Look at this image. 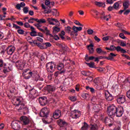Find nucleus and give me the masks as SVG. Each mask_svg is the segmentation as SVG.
I'll return each mask as SVG.
<instances>
[{
  "label": "nucleus",
  "mask_w": 130,
  "mask_h": 130,
  "mask_svg": "<svg viewBox=\"0 0 130 130\" xmlns=\"http://www.w3.org/2000/svg\"><path fill=\"white\" fill-rule=\"evenodd\" d=\"M107 113L111 118H113L115 114L117 117H121L123 114V107L117 108L114 105H112L108 108Z\"/></svg>",
  "instance_id": "obj_1"
},
{
  "label": "nucleus",
  "mask_w": 130,
  "mask_h": 130,
  "mask_svg": "<svg viewBox=\"0 0 130 130\" xmlns=\"http://www.w3.org/2000/svg\"><path fill=\"white\" fill-rule=\"evenodd\" d=\"M16 106H19L20 107L17 109L19 112H23L24 114H26L29 112V109L27 107V106L25 105V104L21 102V100L20 99H16Z\"/></svg>",
  "instance_id": "obj_2"
},
{
  "label": "nucleus",
  "mask_w": 130,
  "mask_h": 130,
  "mask_svg": "<svg viewBox=\"0 0 130 130\" xmlns=\"http://www.w3.org/2000/svg\"><path fill=\"white\" fill-rule=\"evenodd\" d=\"M73 31L71 34V37L74 38L75 36H78V32L82 31L83 27L81 26H73L72 27Z\"/></svg>",
  "instance_id": "obj_3"
},
{
  "label": "nucleus",
  "mask_w": 130,
  "mask_h": 130,
  "mask_svg": "<svg viewBox=\"0 0 130 130\" xmlns=\"http://www.w3.org/2000/svg\"><path fill=\"white\" fill-rule=\"evenodd\" d=\"M49 112H50V110L49 108H44L42 109L41 111H40V115L41 117H45L46 118H47V117H48Z\"/></svg>",
  "instance_id": "obj_4"
},
{
  "label": "nucleus",
  "mask_w": 130,
  "mask_h": 130,
  "mask_svg": "<svg viewBox=\"0 0 130 130\" xmlns=\"http://www.w3.org/2000/svg\"><path fill=\"white\" fill-rule=\"evenodd\" d=\"M46 69L48 73H52L55 70V66L52 62H49L46 64Z\"/></svg>",
  "instance_id": "obj_5"
},
{
  "label": "nucleus",
  "mask_w": 130,
  "mask_h": 130,
  "mask_svg": "<svg viewBox=\"0 0 130 130\" xmlns=\"http://www.w3.org/2000/svg\"><path fill=\"white\" fill-rule=\"evenodd\" d=\"M110 48L111 51L116 50L118 52L120 51L121 53H126V51L119 46L115 47V46L111 45L110 46Z\"/></svg>",
  "instance_id": "obj_6"
},
{
  "label": "nucleus",
  "mask_w": 130,
  "mask_h": 130,
  "mask_svg": "<svg viewBox=\"0 0 130 130\" xmlns=\"http://www.w3.org/2000/svg\"><path fill=\"white\" fill-rule=\"evenodd\" d=\"M43 91H44V92L47 91L48 93H50L51 94L52 92L55 91V87L52 85H47L44 88Z\"/></svg>",
  "instance_id": "obj_7"
},
{
  "label": "nucleus",
  "mask_w": 130,
  "mask_h": 130,
  "mask_svg": "<svg viewBox=\"0 0 130 130\" xmlns=\"http://www.w3.org/2000/svg\"><path fill=\"white\" fill-rule=\"evenodd\" d=\"M20 122L23 125H27L30 123V120L26 116H23L20 118Z\"/></svg>",
  "instance_id": "obj_8"
},
{
  "label": "nucleus",
  "mask_w": 130,
  "mask_h": 130,
  "mask_svg": "<svg viewBox=\"0 0 130 130\" xmlns=\"http://www.w3.org/2000/svg\"><path fill=\"white\" fill-rule=\"evenodd\" d=\"M39 101L41 106H45L47 104V98L45 96H41L39 98Z\"/></svg>",
  "instance_id": "obj_9"
},
{
  "label": "nucleus",
  "mask_w": 130,
  "mask_h": 130,
  "mask_svg": "<svg viewBox=\"0 0 130 130\" xmlns=\"http://www.w3.org/2000/svg\"><path fill=\"white\" fill-rule=\"evenodd\" d=\"M37 91L35 90L34 88H32L31 89L29 90V97L31 99H34V98H36V96H38Z\"/></svg>",
  "instance_id": "obj_10"
},
{
  "label": "nucleus",
  "mask_w": 130,
  "mask_h": 130,
  "mask_svg": "<svg viewBox=\"0 0 130 130\" xmlns=\"http://www.w3.org/2000/svg\"><path fill=\"white\" fill-rule=\"evenodd\" d=\"M42 8L45 10L44 14H50V13L52 12V10H51V6H49L46 7L44 4H42Z\"/></svg>",
  "instance_id": "obj_11"
},
{
  "label": "nucleus",
  "mask_w": 130,
  "mask_h": 130,
  "mask_svg": "<svg viewBox=\"0 0 130 130\" xmlns=\"http://www.w3.org/2000/svg\"><path fill=\"white\" fill-rule=\"evenodd\" d=\"M16 66L18 70H23L25 67V64L24 63L23 60H20L16 62Z\"/></svg>",
  "instance_id": "obj_12"
},
{
  "label": "nucleus",
  "mask_w": 130,
  "mask_h": 130,
  "mask_svg": "<svg viewBox=\"0 0 130 130\" xmlns=\"http://www.w3.org/2000/svg\"><path fill=\"white\" fill-rule=\"evenodd\" d=\"M72 112L73 114V117L75 119L79 118V117L82 115L81 111L79 110H74V111H72Z\"/></svg>",
  "instance_id": "obj_13"
},
{
  "label": "nucleus",
  "mask_w": 130,
  "mask_h": 130,
  "mask_svg": "<svg viewBox=\"0 0 130 130\" xmlns=\"http://www.w3.org/2000/svg\"><path fill=\"white\" fill-rule=\"evenodd\" d=\"M117 102L119 104H123L125 102V96L123 95L118 96L117 99Z\"/></svg>",
  "instance_id": "obj_14"
},
{
  "label": "nucleus",
  "mask_w": 130,
  "mask_h": 130,
  "mask_svg": "<svg viewBox=\"0 0 130 130\" xmlns=\"http://www.w3.org/2000/svg\"><path fill=\"white\" fill-rule=\"evenodd\" d=\"M13 28H15L16 30H17L18 34H20V35H23V34H24V30L21 29V27L17 25L16 24L13 23Z\"/></svg>",
  "instance_id": "obj_15"
},
{
  "label": "nucleus",
  "mask_w": 130,
  "mask_h": 130,
  "mask_svg": "<svg viewBox=\"0 0 130 130\" xmlns=\"http://www.w3.org/2000/svg\"><path fill=\"white\" fill-rule=\"evenodd\" d=\"M11 126L13 129L19 130L20 129V124L18 121H14L11 123Z\"/></svg>",
  "instance_id": "obj_16"
},
{
  "label": "nucleus",
  "mask_w": 130,
  "mask_h": 130,
  "mask_svg": "<svg viewBox=\"0 0 130 130\" xmlns=\"http://www.w3.org/2000/svg\"><path fill=\"white\" fill-rule=\"evenodd\" d=\"M105 95L107 101H112L113 100V96L109 93V91H106L105 92Z\"/></svg>",
  "instance_id": "obj_17"
},
{
  "label": "nucleus",
  "mask_w": 130,
  "mask_h": 130,
  "mask_svg": "<svg viewBox=\"0 0 130 130\" xmlns=\"http://www.w3.org/2000/svg\"><path fill=\"white\" fill-rule=\"evenodd\" d=\"M61 115V112L59 110L55 111L54 113H53V117L54 118V119H57V118H59Z\"/></svg>",
  "instance_id": "obj_18"
},
{
  "label": "nucleus",
  "mask_w": 130,
  "mask_h": 130,
  "mask_svg": "<svg viewBox=\"0 0 130 130\" xmlns=\"http://www.w3.org/2000/svg\"><path fill=\"white\" fill-rule=\"evenodd\" d=\"M57 123L58 124L59 126H67L68 122L62 119H59L57 120Z\"/></svg>",
  "instance_id": "obj_19"
},
{
  "label": "nucleus",
  "mask_w": 130,
  "mask_h": 130,
  "mask_svg": "<svg viewBox=\"0 0 130 130\" xmlns=\"http://www.w3.org/2000/svg\"><path fill=\"white\" fill-rule=\"evenodd\" d=\"M32 76H33V73H32V72H29L27 73V72H25L23 74V77L24 79H30V78H31Z\"/></svg>",
  "instance_id": "obj_20"
},
{
  "label": "nucleus",
  "mask_w": 130,
  "mask_h": 130,
  "mask_svg": "<svg viewBox=\"0 0 130 130\" xmlns=\"http://www.w3.org/2000/svg\"><path fill=\"white\" fill-rule=\"evenodd\" d=\"M14 51H15V47H9L7 49V53L9 55H12L14 53Z\"/></svg>",
  "instance_id": "obj_21"
},
{
  "label": "nucleus",
  "mask_w": 130,
  "mask_h": 130,
  "mask_svg": "<svg viewBox=\"0 0 130 130\" xmlns=\"http://www.w3.org/2000/svg\"><path fill=\"white\" fill-rule=\"evenodd\" d=\"M85 59L87 61H89V60H94V61H98H98H99V57L95 58V57L93 56H89V58H85Z\"/></svg>",
  "instance_id": "obj_22"
},
{
  "label": "nucleus",
  "mask_w": 130,
  "mask_h": 130,
  "mask_svg": "<svg viewBox=\"0 0 130 130\" xmlns=\"http://www.w3.org/2000/svg\"><path fill=\"white\" fill-rule=\"evenodd\" d=\"M26 6V4L24 2H21L20 4H18L16 6V8L17 10L21 11V8H24Z\"/></svg>",
  "instance_id": "obj_23"
},
{
  "label": "nucleus",
  "mask_w": 130,
  "mask_h": 130,
  "mask_svg": "<svg viewBox=\"0 0 130 130\" xmlns=\"http://www.w3.org/2000/svg\"><path fill=\"white\" fill-rule=\"evenodd\" d=\"M72 30H73V28H72L70 26H68L64 27V31L66 33H68V34H70V36L72 32H73Z\"/></svg>",
  "instance_id": "obj_24"
},
{
  "label": "nucleus",
  "mask_w": 130,
  "mask_h": 130,
  "mask_svg": "<svg viewBox=\"0 0 130 130\" xmlns=\"http://www.w3.org/2000/svg\"><path fill=\"white\" fill-rule=\"evenodd\" d=\"M94 5H95V6L97 7H103L104 8H105V3L104 2H95Z\"/></svg>",
  "instance_id": "obj_25"
},
{
  "label": "nucleus",
  "mask_w": 130,
  "mask_h": 130,
  "mask_svg": "<svg viewBox=\"0 0 130 130\" xmlns=\"http://www.w3.org/2000/svg\"><path fill=\"white\" fill-rule=\"evenodd\" d=\"M32 42H34L32 45L34 44L35 45H37V46H38V47H40L41 49H43L44 48V47H43V46H42V45H41V43H38L37 41L34 40Z\"/></svg>",
  "instance_id": "obj_26"
},
{
  "label": "nucleus",
  "mask_w": 130,
  "mask_h": 130,
  "mask_svg": "<svg viewBox=\"0 0 130 130\" xmlns=\"http://www.w3.org/2000/svg\"><path fill=\"white\" fill-rule=\"evenodd\" d=\"M82 75L83 76H85V77H90L91 75H92V73L89 71L86 72V71H82L81 72Z\"/></svg>",
  "instance_id": "obj_27"
},
{
  "label": "nucleus",
  "mask_w": 130,
  "mask_h": 130,
  "mask_svg": "<svg viewBox=\"0 0 130 130\" xmlns=\"http://www.w3.org/2000/svg\"><path fill=\"white\" fill-rule=\"evenodd\" d=\"M34 26H35V27H37V28L40 30V31H41V32H43V33H45V31L44 30V29L40 28V27H41V25H40V23H37V24H34Z\"/></svg>",
  "instance_id": "obj_28"
},
{
  "label": "nucleus",
  "mask_w": 130,
  "mask_h": 130,
  "mask_svg": "<svg viewBox=\"0 0 130 130\" xmlns=\"http://www.w3.org/2000/svg\"><path fill=\"white\" fill-rule=\"evenodd\" d=\"M129 6V2L126 1L123 4V7L124 8V11H125L126 9H128Z\"/></svg>",
  "instance_id": "obj_29"
},
{
  "label": "nucleus",
  "mask_w": 130,
  "mask_h": 130,
  "mask_svg": "<svg viewBox=\"0 0 130 130\" xmlns=\"http://www.w3.org/2000/svg\"><path fill=\"white\" fill-rule=\"evenodd\" d=\"M51 13H52L53 16H55V17H58L59 15V12L57 11V10L55 9H53V11H52Z\"/></svg>",
  "instance_id": "obj_30"
},
{
  "label": "nucleus",
  "mask_w": 130,
  "mask_h": 130,
  "mask_svg": "<svg viewBox=\"0 0 130 130\" xmlns=\"http://www.w3.org/2000/svg\"><path fill=\"white\" fill-rule=\"evenodd\" d=\"M44 28H45L44 31H45H45H46V35H49V36H50V37H53V36L51 34H50V31H49V30H48V28H47V27H44Z\"/></svg>",
  "instance_id": "obj_31"
},
{
  "label": "nucleus",
  "mask_w": 130,
  "mask_h": 130,
  "mask_svg": "<svg viewBox=\"0 0 130 130\" xmlns=\"http://www.w3.org/2000/svg\"><path fill=\"white\" fill-rule=\"evenodd\" d=\"M66 73V70H63L62 71H57L55 72L54 76L55 77H58V75H61V74H64Z\"/></svg>",
  "instance_id": "obj_32"
},
{
  "label": "nucleus",
  "mask_w": 130,
  "mask_h": 130,
  "mask_svg": "<svg viewBox=\"0 0 130 130\" xmlns=\"http://www.w3.org/2000/svg\"><path fill=\"white\" fill-rule=\"evenodd\" d=\"M18 56H17V55H14L12 57V62L14 63H17L18 62Z\"/></svg>",
  "instance_id": "obj_33"
},
{
  "label": "nucleus",
  "mask_w": 130,
  "mask_h": 130,
  "mask_svg": "<svg viewBox=\"0 0 130 130\" xmlns=\"http://www.w3.org/2000/svg\"><path fill=\"white\" fill-rule=\"evenodd\" d=\"M88 127H89V125L86 122H84L83 126L81 127V130H87Z\"/></svg>",
  "instance_id": "obj_34"
},
{
  "label": "nucleus",
  "mask_w": 130,
  "mask_h": 130,
  "mask_svg": "<svg viewBox=\"0 0 130 130\" xmlns=\"http://www.w3.org/2000/svg\"><path fill=\"white\" fill-rule=\"evenodd\" d=\"M94 87L96 88V89H97V90H102L103 89V86L100 84L94 85Z\"/></svg>",
  "instance_id": "obj_35"
},
{
  "label": "nucleus",
  "mask_w": 130,
  "mask_h": 130,
  "mask_svg": "<svg viewBox=\"0 0 130 130\" xmlns=\"http://www.w3.org/2000/svg\"><path fill=\"white\" fill-rule=\"evenodd\" d=\"M63 68H64V66H63V63H59L57 66V69L58 70V71H61V70L63 69Z\"/></svg>",
  "instance_id": "obj_36"
},
{
  "label": "nucleus",
  "mask_w": 130,
  "mask_h": 130,
  "mask_svg": "<svg viewBox=\"0 0 130 130\" xmlns=\"http://www.w3.org/2000/svg\"><path fill=\"white\" fill-rule=\"evenodd\" d=\"M86 64L89 67L93 68L94 66H95V63L94 62H90V63L86 62Z\"/></svg>",
  "instance_id": "obj_37"
},
{
  "label": "nucleus",
  "mask_w": 130,
  "mask_h": 130,
  "mask_svg": "<svg viewBox=\"0 0 130 130\" xmlns=\"http://www.w3.org/2000/svg\"><path fill=\"white\" fill-rule=\"evenodd\" d=\"M113 8L115 9V10H118L119 9V4L117 2L115 3L113 6Z\"/></svg>",
  "instance_id": "obj_38"
},
{
  "label": "nucleus",
  "mask_w": 130,
  "mask_h": 130,
  "mask_svg": "<svg viewBox=\"0 0 130 130\" xmlns=\"http://www.w3.org/2000/svg\"><path fill=\"white\" fill-rule=\"evenodd\" d=\"M26 39L27 40V41L29 42V43H30V44H32V45H33V43H34V41L33 40H32V38H31V37L28 36L26 38Z\"/></svg>",
  "instance_id": "obj_39"
},
{
  "label": "nucleus",
  "mask_w": 130,
  "mask_h": 130,
  "mask_svg": "<svg viewBox=\"0 0 130 130\" xmlns=\"http://www.w3.org/2000/svg\"><path fill=\"white\" fill-rule=\"evenodd\" d=\"M60 48H62V50L64 52L67 51V50H68V47L62 44V45H61V47H60Z\"/></svg>",
  "instance_id": "obj_40"
},
{
  "label": "nucleus",
  "mask_w": 130,
  "mask_h": 130,
  "mask_svg": "<svg viewBox=\"0 0 130 130\" xmlns=\"http://www.w3.org/2000/svg\"><path fill=\"white\" fill-rule=\"evenodd\" d=\"M60 31V28H59V27H57L56 26L53 27V33H55V32H59Z\"/></svg>",
  "instance_id": "obj_41"
},
{
  "label": "nucleus",
  "mask_w": 130,
  "mask_h": 130,
  "mask_svg": "<svg viewBox=\"0 0 130 130\" xmlns=\"http://www.w3.org/2000/svg\"><path fill=\"white\" fill-rule=\"evenodd\" d=\"M30 36H37V32L34 30H31V32H30Z\"/></svg>",
  "instance_id": "obj_42"
},
{
  "label": "nucleus",
  "mask_w": 130,
  "mask_h": 130,
  "mask_svg": "<svg viewBox=\"0 0 130 130\" xmlns=\"http://www.w3.org/2000/svg\"><path fill=\"white\" fill-rule=\"evenodd\" d=\"M87 34L88 35H92L94 33V30L91 28L87 29Z\"/></svg>",
  "instance_id": "obj_43"
},
{
  "label": "nucleus",
  "mask_w": 130,
  "mask_h": 130,
  "mask_svg": "<svg viewBox=\"0 0 130 130\" xmlns=\"http://www.w3.org/2000/svg\"><path fill=\"white\" fill-rule=\"evenodd\" d=\"M90 130H98V126L96 125H92Z\"/></svg>",
  "instance_id": "obj_44"
},
{
  "label": "nucleus",
  "mask_w": 130,
  "mask_h": 130,
  "mask_svg": "<svg viewBox=\"0 0 130 130\" xmlns=\"http://www.w3.org/2000/svg\"><path fill=\"white\" fill-rule=\"evenodd\" d=\"M40 78V76L39 75V74H36L34 75V78L35 80V81H38Z\"/></svg>",
  "instance_id": "obj_45"
},
{
  "label": "nucleus",
  "mask_w": 130,
  "mask_h": 130,
  "mask_svg": "<svg viewBox=\"0 0 130 130\" xmlns=\"http://www.w3.org/2000/svg\"><path fill=\"white\" fill-rule=\"evenodd\" d=\"M39 24H44L46 23V20L44 19H39Z\"/></svg>",
  "instance_id": "obj_46"
},
{
  "label": "nucleus",
  "mask_w": 130,
  "mask_h": 130,
  "mask_svg": "<svg viewBox=\"0 0 130 130\" xmlns=\"http://www.w3.org/2000/svg\"><path fill=\"white\" fill-rule=\"evenodd\" d=\"M28 7H24L23 9V13L24 14H27L28 13V12H29V10H28Z\"/></svg>",
  "instance_id": "obj_47"
},
{
  "label": "nucleus",
  "mask_w": 130,
  "mask_h": 130,
  "mask_svg": "<svg viewBox=\"0 0 130 130\" xmlns=\"http://www.w3.org/2000/svg\"><path fill=\"white\" fill-rule=\"evenodd\" d=\"M47 21L50 25H55L54 23L52 22V19L50 18L47 19Z\"/></svg>",
  "instance_id": "obj_48"
},
{
  "label": "nucleus",
  "mask_w": 130,
  "mask_h": 130,
  "mask_svg": "<svg viewBox=\"0 0 130 130\" xmlns=\"http://www.w3.org/2000/svg\"><path fill=\"white\" fill-rule=\"evenodd\" d=\"M38 88L39 89V90H42V88L44 87V85L42 84L41 83H40L39 84H38Z\"/></svg>",
  "instance_id": "obj_49"
},
{
  "label": "nucleus",
  "mask_w": 130,
  "mask_h": 130,
  "mask_svg": "<svg viewBox=\"0 0 130 130\" xmlns=\"http://www.w3.org/2000/svg\"><path fill=\"white\" fill-rule=\"evenodd\" d=\"M82 97L84 98V99H87L88 97H89V94L88 93H83L82 94Z\"/></svg>",
  "instance_id": "obj_50"
},
{
  "label": "nucleus",
  "mask_w": 130,
  "mask_h": 130,
  "mask_svg": "<svg viewBox=\"0 0 130 130\" xmlns=\"http://www.w3.org/2000/svg\"><path fill=\"white\" fill-rule=\"evenodd\" d=\"M119 37L122 39H125L126 38V37L124 36V34H123V33H120L119 35Z\"/></svg>",
  "instance_id": "obj_51"
},
{
  "label": "nucleus",
  "mask_w": 130,
  "mask_h": 130,
  "mask_svg": "<svg viewBox=\"0 0 130 130\" xmlns=\"http://www.w3.org/2000/svg\"><path fill=\"white\" fill-rule=\"evenodd\" d=\"M89 52L90 54L94 53V48H88Z\"/></svg>",
  "instance_id": "obj_52"
},
{
  "label": "nucleus",
  "mask_w": 130,
  "mask_h": 130,
  "mask_svg": "<svg viewBox=\"0 0 130 130\" xmlns=\"http://www.w3.org/2000/svg\"><path fill=\"white\" fill-rule=\"evenodd\" d=\"M44 45L46 46V48H47L48 47H50L51 46V44L50 43L47 42L44 44Z\"/></svg>",
  "instance_id": "obj_53"
},
{
  "label": "nucleus",
  "mask_w": 130,
  "mask_h": 130,
  "mask_svg": "<svg viewBox=\"0 0 130 130\" xmlns=\"http://www.w3.org/2000/svg\"><path fill=\"white\" fill-rule=\"evenodd\" d=\"M96 51L97 53H99V54H100L102 52V49L100 48H98L96 49Z\"/></svg>",
  "instance_id": "obj_54"
},
{
  "label": "nucleus",
  "mask_w": 130,
  "mask_h": 130,
  "mask_svg": "<svg viewBox=\"0 0 130 130\" xmlns=\"http://www.w3.org/2000/svg\"><path fill=\"white\" fill-rule=\"evenodd\" d=\"M75 24H76V25H77V26H81L82 27H83L84 25H83V24H81V23H80V22L78 21V20H76L74 22Z\"/></svg>",
  "instance_id": "obj_55"
},
{
  "label": "nucleus",
  "mask_w": 130,
  "mask_h": 130,
  "mask_svg": "<svg viewBox=\"0 0 130 130\" xmlns=\"http://www.w3.org/2000/svg\"><path fill=\"white\" fill-rule=\"evenodd\" d=\"M86 80L88 82V83H90V82H92V81H93V77H89L86 78Z\"/></svg>",
  "instance_id": "obj_56"
},
{
  "label": "nucleus",
  "mask_w": 130,
  "mask_h": 130,
  "mask_svg": "<svg viewBox=\"0 0 130 130\" xmlns=\"http://www.w3.org/2000/svg\"><path fill=\"white\" fill-rule=\"evenodd\" d=\"M8 72H10V69H7L4 67V69L3 70V73H4V74H7V73H8Z\"/></svg>",
  "instance_id": "obj_57"
},
{
  "label": "nucleus",
  "mask_w": 130,
  "mask_h": 130,
  "mask_svg": "<svg viewBox=\"0 0 130 130\" xmlns=\"http://www.w3.org/2000/svg\"><path fill=\"white\" fill-rule=\"evenodd\" d=\"M94 40H95L96 42H100V41H101V40L99 38H98V37H97L96 36H94Z\"/></svg>",
  "instance_id": "obj_58"
},
{
  "label": "nucleus",
  "mask_w": 130,
  "mask_h": 130,
  "mask_svg": "<svg viewBox=\"0 0 130 130\" xmlns=\"http://www.w3.org/2000/svg\"><path fill=\"white\" fill-rule=\"evenodd\" d=\"M120 46H122V47H124V46H126V43L123 42H120Z\"/></svg>",
  "instance_id": "obj_59"
},
{
  "label": "nucleus",
  "mask_w": 130,
  "mask_h": 130,
  "mask_svg": "<svg viewBox=\"0 0 130 130\" xmlns=\"http://www.w3.org/2000/svg\"><path fill=\"white\" fill-rule=\"evenodd\" d=\"M53 76V74L52 73L49 74L48 75V78L49 80H52V77Z\"/></svg>",
  "instance_id": "obj_60"
},
{
  "label": "nucleus",
  "mask_w": 130,
  "mask_h": 130,
  "mask_svg": "<svg viewBox=\"0 0 130 130\" xmlns=\"http://www.w3.org/2000/svg\"><path fill=\"white\" fill-rule=\"evenodd\" d=\"M45 5H46V6H49V5H50V1H49V0H46L45 1Z\"/></svg>",
  "instance_id": "obj_61"
},
{
  "label": "nucleus",
  "mask_w": 130,
  "mask_h": 130,
  "mask_svg": "<svg viewBox=\"0 0 130 130\" xmlns=\"http://www.w3.org/2000/svg\"><path fill=\"white\" fill-rule=\"evenodd\" d=\"M24 27L25 28H30V24L28 22H25L24 23Z\"/></svg>",
  "instance_id": "obj_62"
},
{
  "label": "nucleus",
  "mask_w": 130,
  "mask_h": 130,
  "mask_svg": "<svg viewBox=\"0 0 130 130\" xmlns=\"http://www.w3.org/2000/svg\"><path fill=\"white\" fill-rule=\"evenodd\" d=\"M76 99H77L75 98V96H71L70 98V100L73 102H75L76 100Z\"/></svg>",
  "instance_id": "obj_63"
},
{
  "label": "nucleus",
  "mask_w": 130,
  "mask_h": 130,
  "mask_svg": "<svg viewBox=\"0 0 130 130\" xmlns=\"http://www.w3.org/2000/svg\"><path fill=\"white\" fill-rule=\"evenodd\" d=\"M126 96L128 99H130V90H128L126 92Z\"/></svg>",
  "instance_id": "obj_64"
}]
</instances>
